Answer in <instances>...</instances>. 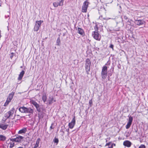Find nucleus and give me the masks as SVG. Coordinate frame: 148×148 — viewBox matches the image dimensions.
Here are the masks:
<instances>
[{
  "mask_svg": "<svg viewBox=\"0 0 148 148\" xmlns=\"http://www.w3.org/2000/svg\"><path fill=\"white\" fill-rule=\"evenodd\" d=\"M13 56V53H12L11 54V55L10 56V58L11 59H12Z\"/></svg>",
  "mask_w": 148,
  "mask_h": 148,
  "instance_id": "30",
  "label": "nucleus"
},
{
  "mask_svg": "<svg viewBox=\"0 0 148 148\" xmlns=\"http://www.w3.org/2000/svg\"><path fill=\"white\" fill-rule=\"evenodd\" d=\"M139 148H145L144 145H142L139 147Z\"/></svg>",
  "mask_w": 148,
  "mask_h": 148,
  "instance_id": "28",
  "label": "nucleus"
},
{
  "mask_svg": "<svg viewBox=\"0 0 148 148\" xmlns=\"http://www.w3.org/2000/svg\"><path fill=\"white\" fill-rule=\"evenodd\" d=\"M64 0H59V2H55L53 3V5L55 8L57 7L58 6H62L63 5Z\"/></svg>",
  "mask_w": 148,
  "mask_h": 148,
  "instance_id": "4",
  "label": "nucleus"
},
{
  "mask_svg": "<svg viewBox=\"0 0 148 148\" xmlns=\"http://www.w3.org/2000/svg\"><path fill=\"white\" fill-rule=\"evenodd\" d=\"M31 103L33 104L36 108L38 112L40 111V109L39 108V106L36 101L33 100H31L30 101Z\"/></svg>",
  "mask_w": 148,
  "mask_h": 148,
  "instance_id": "8",
  "label": "nucleus"
},
{
  "mask_svg": "<svg viewBox=\"0 0 148 148\" xmlns=\"http://www.w3.org/2000/svg\"><path fill=\"white\" fill-rule=\"evenodd\" d=\"M107 67L106 66H104L102 69V74L106 75L107 72Z\"/></svg>",
  "mask_w": 148,
  "mask_h": 148,
  "instance_id": "17",
  "label": "nucleus"
},
{
  "mask_svg": "<svg viewBox=\"0 0 148 148\" xmlns=\"http://www.w3.org/2000/svg\"><path fill=\"white\" fill-rule=\"evenodd\" d=\"M23 137L20 136H18L15 139V141L17 142H20L23 139Z\"/></svg>",
  "mask_w": 148,
  "mask_h": 148,
  "instance_id": "14",
  "label": "nucleus"
},
{
  "mask_svg": "<svg viewBox=\"0 0 148 148\" xmlns=\"http://www.w3.org/2000/svg\"><path fill=\"white\" fill-rule=\"evenodd\" d=\"M92 102V101L91 100H90V101H89V103L90 104H91Z\"/></svg>",
  "mask_w": 148,
  "mask_h": 148,
  "instance_id": "31",
  "label": "nucleus"
},
{
  "mask_svg": "<svg viewBox=\"0 0 148 148\" xmlns=\"http://www.w3.org/2000/svg\"><path fill=\"white\" fill-rule=\"evenodd\" d=\"M26 129L25 128H23L22 130L19 131L18 133L19 134H21L22 133H25L26 132Z\"/></svg>",
  "mask_w": 148,
  "mask_h": 148,
  "instance_id": "20",
  "label": "nucleus"
},
{
  "mask_svg": "<svg viewBox=\"0 0 148 148\" xmlns=\"http://www.w3.org/2000/svg\"><path fill=\"white\" fill-rule=\"evenodd\" d=\"M123 144L124 146L128 147H130L131 145V142L128 141H126L124 142Z\"/></svg>",
  "mask_w": 148,
  "mask_h": 148,
  "instance_id": "15",
  "label": "nucleus"
},
{
  "mask_svg": "<svg viewBox=\"0 0 148 148\" xmlns=\"http://www.w3.org/2000/svg\"><path fill=\"white\" fill-rule=\"evenodd\" d=\"M87 8L86 7L82 6V12L84 13L86 12H87Z\"/></svg>",
  "mask_w": 148,
  "mask_h": 148,
  "instance_id": "22",
  "label": "nucleus"
},
{
  "mask_svg": "<svg viewBox=\"0 0 148 148\" xmlns=\"http://www.w3.org/2000/svg\"><path fill=\"white\" fill-rule=\"evenodd\" d=\"M11 114V111H9L5 114L2 121L3 122H5L10 116Z\"/></svg>",
  "mask_w": 148,
  "mask_h": 148,
  "instance_id": "7",
  "label": "nucleus"
},
{
  "mask_svg": "<svg viewBox=\"0 0 148 148\" xmlns=\"http://www.w3.org/2000/svg\"><path fill=\"white\" fill-rule=\"evenodd\" d=\"M113 47H114V45L112 44L110 45V48H112L113 50Z\"/></svg>",
  "mask_w": 148,
  "mask_h": 148,
  "instance_id": "29",
  "label": "nucleus"
},
{
  "mask_svg": "<svg viewBox=\"0 0 148 148\" xmlns=\"http://www.w3.org/2000/svg\"><path fill=\"white\" fill-rule=\"evenodd\" d=\"M89 2L88 1V0H86L83 3V6L88 8V4H89Z\"/></svg>",
  "mask_w": 148,
  "mask_h": 148,
  "instance_id": "18",
  "label": "nucleus"
},
{
  "mask_svg": "<svg viewBox=\"0 0 148 148\" xmlns=\"http://www.w3.org/2000/svg\"><path fill=\"white\" fill-rule=\"evenodd\" d=\"M8 145L10 148H12L14 145V143L12 141Z\"/></svg>",
  "mask_w": 148,
  "mask_h": 148,
  "instance_id": "23",
  "label": "nucleus"
},
{
  "mask_svg": "<svg viewBox=\"0 0 148 148\" xmlns=\"http://www.w3.org/2000/svg\"><path fill=\"white\" fill-rule=\"evenodd\" d=\"M43 22L42 21H37L36 22L35 24L34 28V32H37L40 27L41 24Z\"/></svg>",
  "mask_w": 148,
  "mask_h": 148,
  "instance_id": "2",
  "label": "nucleus"
},
{
  "mask_svg": "<svg viewBox=\"0 0 148 148\" xmlns=\"http://www.w3.org/2000/svg\"><path fill=\"white\" fill-rule=\"evenodd\" d=\"M128 117H129L128 122L127 125H126V128L127 129H128L130 127L132 124V122L133 120V117L131 116H129Z\"/></svg>",
  "mask_w": 148,
  "mask_h": 148,
  "instance_id": "6",
  "label": "nucleus"
},
{
  "mask_svg": "<svg viewBox=\"0 0 148 148\" xmlns=\"http://www.w3.org/2000/svg\"><path fill=\"white\" fill-rule=\"evenodd\" d=\"M124 18H125L126 19V18H127V17H125H125H124Z\"/></svg>",
  "mask_w": 148,
  "mask_h": 148,
  "instance_id": "32",
  "label": "nucleus"
},
{
  "mask_svg": "<svg viewBox=\"0 0 148 148\" xmlns=\"http://www.w3.org/2000/svg\"><path fill=\"white\" fill-rule=\"evenodd\" d=\"M56 101V100L54 99L52 96L49 97L48 100V101L49 104H51L53 102H55Z\"/></svg>",
  "mask_w": 148,
  "mask_h": 148,
  "instance_id": "11",
  "label": "nucleus"
},
{
  "mask_svg": "<svg viewBox=\"0 0 148 148\" xmlns=\"http://www.w3.org/2000/svg\"><path fill=\"white\" fill-rule=\"evenodd\" d=\"M8 126V125L1 124L0 125V128L3 130H5Z\"/></svg>",
  "mask_w": 148,
  "mask_h": 148,
  "instance_id": "19",
  "label": "nucleus"
},
{
  "mask_svg": "<svg viewBox=\"0 0 148 148\" xmlns=\"http://www.w3.org/2000/svg\"><path fill=\"white\" fill-rule=\"evenodd\" d=\"M54 142L55 143H57L58 142V140L57 138H56L54 140Z\"/></svg>",
  "mask_w": 148,
  "mask_h": 148,
  "instance_id": "27",
  "label": "nucleus"
},
{
  "mask_svg": "<svg viewBox=\"0 0 148 148\" xmlns=\"http://www.w3.org/2000/svg\"><path fill=\"white\" fill-rule=\"evenodd\" d=\"M37 147H34L33 148H36Z\"/></svg>",
  "mask_w": 148,
  "mask_h": 148,
  "instance_id": "33",
  "label": "nucleus"
},
{
  "mask_svg": "<svg viewBox=\"0 0 148 148\" xmlns=\"http://www.w3.org/2000/svg\"><path fill=\"white\" fill-rule=\"evenodd\" d=\"M87 148V147H85V148Z\"/></svg>",
  "mask_w": 148,
  "mask_h": 148,
  "instance_id": "36",
  "label": "nucleus"
},
{
  "mask_svg": "<svg viewBox=\"0 0 148 148\" xmlns=\"http://www.w3.org/2000/svg\"><path fill=\"white\" fill-rule=\"evenodd\" d=\"M40 141V139H38L36 141V144L34 146V147H37L39 146V144Z\"/></svg>",
  "mask_w": 148,
  "mask_h": 148,
  "instance_id": "21",
  "label": "nucleus"
},
{
  "mask_svg": "<svg viewBox=\"0 0 148 148\" xmlns=\"http://www.w3.org/2000/svg\"><path fill=\"white\" fill-rule=\"evenodd\" d=\"M95 148V147H93V148Z\"/></svg>",
  "mask_w": 148,
  "mask_h": 148,
  "instance_id": "37",
  "label": "nucleus"
},
{
  "mask_svg": "<svg viewBox=\"0 0 148 148\" xmlns=\"http://www.w3.org/2000/svg\"><path fill=\"white\" fill-rule=\"evenodd\" d=\"M51 127V128H52V126H51V127Z\"/></svg>",
  "mask_w": 148,
  "mask_h": 148,
  "instance_id": "34",
  "label": "nucleus"
},
{
  "mask_svg": "<svg viewBox=\"0 0 148 148\" xmlns=\"http://www.w3.org/2000/svg\"><path fill=\"white\" fill-rule=\"evenodd\" d=\"M42 100L44 102H45L47 100V97L46 95H43L42 97Z\"/></svg>",
  "mask_w": 148,
  "mask_h": 148,
  "instance_id": "24",
  "label": "nucleus"
},
{
  "mask_svg": "<svg viewBox=\"0 0 148 148\" xmlns=\"http://www.w3.org/2000/svg\"><path fill=\"white\" fill-rule=\"evenodd\" d=\"M135 24L138 25H140L144 24L145 22L142 20H136L135 21Z\"/></svg>",
  "mask_w": 148,
  "mask_h": 148,
  "instance_id": "10",
  "label": "nucleus"
},
{
  "mask_svg": "<svg viewBox=\"0 0 148 148\" xmlns=\"http://www.w3.org/2000/svg\"><path fill=\"white\" fill-rule=\"evenodd\" d=\"M93 37L96 40H99L100 39V37L99 36L98 33L97 32H94Z\"/></svg>",
  "mask_w": 148,
  "mask_h": 148,
  "instance_id": "12",
  "label": "nucleus"
},
{
  "mask_svg": "<svg viewBox=\"0 0 148 148\" xmlns=\"http://www.w3.org/2000/svg\"><path fill=\"white\" fill-rule=\"evenodd\" d=\"M75 117H74L72 119L71 122L69 124V126L70 128L72 129L74 127L75 124Z\"/></svg>",
  "mask_w": 148,
  "mask_h": 148,
  "instance_id": "9",
  "label": "nucleus"
},
{
  "mask_svg": "<svg viewBox=\"0 0 148 148\" xmlns=\"http://www.w3.org/2000/svg\"><path fill=\"white\" fill-rule=\"evenodd\" d=\"M19 111L22 113H32L33 110L31 108H27L24 107H21L19 108Z\"/></svg>",
  "mask_w": 148,
  "mask_h": 148,
  "instance_id": "1",
  "label": "nucleus"
},
{
  "mask_svg": "<svg viewBox=\"0 0 148 148\" xmlns=\"http://www.w3.org/2000/svg\"><path fill=\"white\" fill-rule=\"evenodd\" d=\"M25 73V71H22L20 73L19 75V76L18 78V80H21L22 78V77Z\"/></svg>",
  "mask_w": 148,
  "mask_h": 148,
  "instance_id": "13",
  "label": "nucleus"
},
{
  "mask_svg": "<svg viewBox=\"0 0 148 148\" xmlns=\"http://www.w3.org/2000/svg\"><path fill=\"white\" fill-rule=\"evenodd\" d=\"M60 40L59 38H58L57 40V44L58 45H60Z\"/></svg>",
  "mask_w": 148,
  "mask_h": 148,
  "instance_id": "26",
  "label": "nucleus"
},
{
  "mask_svg": "<svg viewBox=\"0 0 148 148\" xmlns=\"http://www.w3.org/2000/svg\"><path fill=\"white\" fill-rule=\"evenodd\" d=\"M78 32L81 35H84V33L83 30L80 28H78Z\"/></svg>",
  "mask_w": 148,
  "mask_h": 148,
  "instance_id": "16",
  "label": "nucleus"
},
{
  "mask_svg": "<svg viewBox=\"0 0 148 148\" xmlns=\"http://www.w3.org/2000/svg\"><path fill=\"white\" fill-rule=\"evenodd\" d=\"M91 62L89 59H87L86 60L85 69L87 73L90 71Z\"/></svg>",
  "mask_w": 148,
  "mask_h": 148,
  "instance_id": "3",
  "label": "nucleus"
},
{
  "mask_svg": "<svg viewBox=\"0 0 148 148\" xmlns=\"http://www.w3.org/2000/svg\"><path fill=\"white\" fill-rule=\"evenodd\" d=\"M108 148H111L110 147H109Z\"/></svg>",
  "mask_w": 148,
  "mask_h": 148,
  "instance_id": "35",
  "label": "nucleus"
},
{
  "mask_svg": "<svg viewBox=\"0 0 148 148\" xmlns=\"http://www.w3.org/2000/svg\"><path fill=\"white\" fill-rule=\"evenodd\" d=\"M5 136L0 135V140H5Z\"/></svg>",
  "mask_w": 148,
  "mask_h": 148,
  "instance_id": "25",
  "label": "nucleus"
},
{
  "mask_svg": "<svg viewBox=\"0 0 148 148\" xmlns=\"http://www.w3.org/2000/svg\"><path fill=\"white\" fill-rule=\"evenodd\" d=\"M14 95V94L11 93L9 95L7 100L4 104V106H7L9 103L12 100Z\"/></svg>",
  "mask_w": 148,
  "mask_h": 148,
  "instance_id": "5",
  "label": "nucleus"
}]
</instances>
